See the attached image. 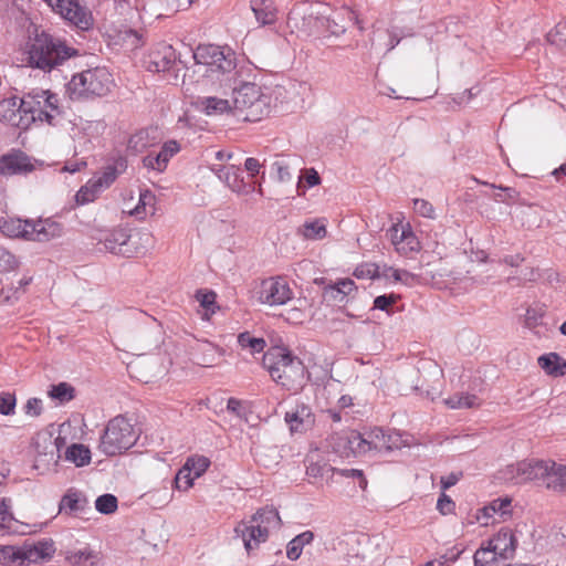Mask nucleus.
Here are the masks:
<instances>
[{"mask_svg": "<svg viewBox=\"0 0 566 566\" xmlns=\"http://www.w3.org/2000/svg\"><path fill=\"white\" fill-rule=\"evenodd\" d=\"M24 55V61L29 66L43 72H51L69 59L77 56L78 51L69 46L60 38L53 36L31 23L28 28Z\"/></svg>", "mask_w": 566, "mask_h": 566, "instance_id": "f257e3e1", "label": "nucleus"}, {"mask_svg": "<svg viewBox=\"0 0 566 566\" xmlns=\"http://www.w3.org/2000/svg\"><path fill=\"white\" fill-rule=\"evenodd\" d=\"M502 474L514 484L536 482L556 492L566 491V465L549 459H525L506 465Z\"/></svg>", "mask_w": 566, "mask_h": 566, "instance_id": "f03ea898", "label": "nucleus"}, {"mask_svg": "<svg viewBox=\"0 0 566 566\" xmlns=\"http://www.w3.org/2000/svg\"><path fill=\"white\" fill-rule=\"evenodd\" d=\"M263 366L275 382L293 394L301 391L310 378L303 361L280 347L264 354Z\"/></svg>", "mask_w": 566, "mask_h": 566, "instance_id": "7ed1b4c3", "label": "nucleus"}, {"mask_svg": "<svg viewBox=\"0 0 566 566\" xmlns=\"http://www.w3.org/2000/svg\"><path fill=\"white\" fill-rule=\"evenodd\" d=\"M344 452L355 457L366 454L369 451L388 453L399 450L407 444L402 434L394 429L373 428L364 432L350 431L339 438Z\"/></svg>", "mask_w": 566, "mask_h": 566, "instance_id": "20e7f679", "label": "nucleus"}, {"mask_svg": "<svg viewBox=\"0 0 566 566\" xmlns=\"http://www.w3.org/2000/svg\"><path fill=\"white\" fill-rule=\"evenodd\" d=\"M281 523V517L275 509L262 507L249 521L238 523L234 528L235 538H240L245 551L251 553L261 543L266 542L270 531L279 528Z\"/></svg>", "mask_w": 566, "mask_h": 566, "instance_id": "39448f33", "label": "nucleus"}, {"mask_svg": "<svg viewBox=\"0 0 566 566\" xmlns=\"http://www.w3.org/2000/svg\"><path fill=\"white\" fill-rule=\"evenodd\" d=\"M197 65L205 66L203 76L212 81L222 82L223 77L229 78L235 70V53L229 46L216 44H200L192 53Z\"/></svg>", "mask_w": 566, "mask_h": 566, "instance_id": "423d86ee", "label": "nucleus"}, {"mask_svg": "<svg viewBox=\"0 0 566 566\" xmlns=\"http://www.w3.org/2000/svg\"><path fill=\"white\" fill-rule=\"evenodd\" d=\"M113 84V76L106 67H94L74 74L66 85V93L71 99L102 97Z\"/></svg>", "mask_w": 566, "mask_h": 566, "instance_id": "0eeeda50", "label": "nucleus"}, {"mask_svg": "<svg viewBox=\"0 0 566 566\" xmlns=\"http://www.w3.org/2000/svg\"><path fill=\"white\" fill-rule=\"evenodd\" d=\"M137 439L138 433L130 421L124 416H116L105 427L98 448L105 455L114 457L130 449Z\"/></svg>", "mask_w": 566, "mask_h": 566, "instance_id": "6e6552de", "label": "nucleus"}, {"mask_svg": "<svg viewBox=\"0 0 566 566\" xmlns=\"http://www.w3.org/2000/svg\"><path fill=\"white\" fill-rule=\"evenodd\" d=\"M3 234L22 237L27 240L48 242L62 235L63 228L56 221L46 220H6L0 224Z\"/></svg>", "mask_w": 566, "mask_h": 566, "instance_id": "1a4fd4ad", "label": "nucleus"}, {"mask_svg": "<svg viewBox=\"0 0 566 566\" xmlns=\"http://www.w3.org/2000/svg\"><path fill=\"white\" fill-rule=\"evenodd\" d=\"M233 106L239 111H247L244 119L256 122L270 113V97L261 92L255 83L244 82L233 88Z\"/></svg>", "mask_w": 566, "mask_h": 566, "instance_id": "9d476101", "label": "nucleus"}, {"mask_svg": "<svg viewBox=\"0 0 566 566\" xmlns=\"http://www.w3.org/2000/svg\"><path fill=\"white\" fill-rule=\"evenodd\" d=\"M6 556L4 558L11 560L20 559L22 564L36 563L42 559H51L55 553V545L53 539L43 538L35 544H24L22 547L14 549L12 546H6L1 549Z\"/></svg>", "mask_w": 566, "mask_h": 566, "instance_id": "9b49d317", "label": "nucleus"}, {"mask_svg": "<svg viewBox=\"0 0 566 566\" xmlns=\"http://www.w3.org/2000/svg\"><path fill=\"white\" fill-rule=\"evenodd\" d=\"M258 300L270 306L284 305L293 298V291L282 276L269 277L260 283L255 292Z\"/></svg>", "mask_w": 566, "mask_h": 566, "instance_id": "f8f14e48", "label": "nucleus"}, {"mask_svg": "<svg viewBox=\"0 0 566 566\" xmlns=\"http://www.w3.org/2000/svg\"><path fill=\"white\" fill-rule=\"evenodd\" d=\"M97 240L98 244H102L106 251L113 254L130 258L136 253L132 235L126 228L117 227L102 231Z\"/></svg>", "mask_w": 566, "mask_h": 566, "instance_id": "ddd939ff", "label": "nucleus"}, {"mask_svg": "<svg viewBox=\"0 0 566 566\" xmlns=\"http://www.w3.org/2000/svg\"><path fill=\"white\" fill-rule=\"evenodd\" d=\"M46 4L63 20L80 30H90L94 24L91 10L81 2H46Z\"/></svg>", "mask_w": 566, "mask_h": 566, "instance_id": "4468645a", "label": "nucleus"}, {"mask_svg": "<svg viewBox=\"0 0 566 566\" xmlns=\"http://www.w3.org/2000/svg\"><path fill=\"white\" fill-rule=\"evenodd\" d=\"M45 95L44 90H32L20 98V108L23 114H30L31 120L46 122L54 125L55 116L45 106L42 105V98Z\"/></svg>", "mask_w": 566, "mask_h": 566, "instance_id": "2eb2a0df", "label": "nucleus"}, {"mask_svg": "<svg viewBox=\"0 0 566 566\" xmlns=\"http://www.w3.org/2000/svg\"><path fill=\"white\" fill-rule=\"evenodd\" d=\"M33 168L29 157L19 149H12L0 157V176L23 175Z\"/></svg>", "mask_w": 566, "mask_h": 566, "instance_id": "dca6fc26", "label": "nucleus"}, {"mask_svg": "<svg viewBox=\"0 0 566 566\" xmlns=\"http://www.w3.org/2000/svg\"><path fill=\"white\" fill-rule=\"evenodd\" d=\"M285 422L289 424L291 432H303L311 428L315 418L308 405L296 403L285 412Z\"/></svg>", "mask_w": 566, "mask_h": 566, "instance_id": "f3484780", "label": "nucleus"}, {"mask_svg": "<svg viewBox=\"0 0 566 566\" xmlns=\"http://www.w3.org/2000/svg\"><path fill=\"white\" fill-rule=\"evenodd\" d=\"M91 510L86 495L77 490L70 489L59 503V511L78 516Z\"/></svg>", "mask_w": 566, "mask_h": 566, "instance_id": "a211bd4d", "label": "nucleus"}, {"mask_svg": "<svg viewBox=\"0 0 566 566\" xmlns=\"http://www.w3.org/2000/svg\"><path fill=\"white\" fill-rule=\"evenodd\" d=\"M489 545L499 554L500 558L506 560L514 555L516 538L510 528H501L490 541Z\"/></svg>", "mask_w": 566, "mask_h": 566, "instance_id": "6ab92c4d", "label": "nucleus"}, {"mask_svg": "<svg viewBox=\"0 0 566 566\" xmlns=\"http://www.w3.org/2000/svg\"><path fill=\"white\" fill-rule=\"evenodd\" d=\"M223 353L222 348L209 340H200L193 347L195 359L203 367L214 366Z\"/></svg>", "mask_w": 566, "mask_h": 566, "instance_id": "aec40b11", "label": "nucleus"}, {"mask_svg": "<svg viewBox=\"0 0 566 566\" xmlns=\"http://www.w3.org/2000/svg\"><path fill=\"white\" fill-rule=\"evenodd\" d=\"M355 283L349 279L340 280L335 284L328 285L324 289L322 297L327 304L343 303L347 295L354 291Z\"/></svg>", "mask_w": 566, "mask_h": 566, "instance_id": "412c9836", "label": "nucleus"}, {"mask_svg": "<svg viewBox=\"0 0 566 566\" xmlns=\"http://www.w3.org/2000/svg\"><path fill=\"white\" fill-rule=\"evenodd\" d=\"M22 108L17 97L4 98L0 102V120L11 126L22 125Z\"/></svg>", "mask_w": 566, "mask_h": 566, "instance_id": "4be33fe9", "label": "nucleus"}, {"mask_svg": "<svg viewBox=\"0 0 566 566\" xmlns=\"http://www.w3.org/2000/svg\"><path fill=\"white\" fill-rule=\"evenodd\" d=\"M511 503L510 497L495 499L479 510L476 518L478 521H483L482 524L488 525V520L496 514L501 517L509 515L511 512Z\"/></svg>", "mask_w": 566, "mask_h": 566, "instance_id": "5701e85b", "label": "nucleus"}, {"mask_svg": "<svg viewBox=\"0 0 566 566\" xmlns=\"http://www.w3.org/2000/svg\"><path fill=\"white\" fill-rule=\"evenodd\" d=\"M537 363L549 376L559 377L566 374V361L557 353L542 355Z\"/></svg>", "mask_w": 566, "mask_h": 566, "instance_id": "b1692460", "label": "nucleus"}, {"mask_svg": "<svg viewBox=\"0 0 566 566\" xmlns=\"http://www.w3.org/2000/svg\"><path fill=\"white\" fill-rule=\"evenodd\" d=\"M256 21L261 25L272 24L277 20L279 9L274 2H251Z\"/></svg>", "mask_w": 566, "mask_h": 566, "instance_id": "393cba45", "label": "nucleus"}, {"mask_svg": "<svg viewBox=\"0 0 566 566\" xmlns=\"http://www.w3.org/2000/svg\"><path fill=\"white\" fill-rule=\"evenodd\" d=\"M12 501L9 497L0 500V535L17 533L14 525L18 521L11 512Z\"/></svg>", "mask_w": 566, "mask_h": 566, "instance_id": "a878e982", "label": "nucleus"}, {"mask_svg": "<svg viewBox=\"0 0 566 566\" xmlns=\"http://www.w3.org/2000/svg\"><path fill=\"white\" fill-rule=\"evenodd\" d=\"M65 459L73 462L76 467H84L91 461V451L84 444L73 443L66 449Z\"/></svg>", "mask_w": 566, "mask_h": 566, "instance_id": "bb28decb", "label": "nucleus"}, {"mask_svg": "<svg viewBox=\"0 0 566 566\" xmlns=\"http://www.w3.org/2000/svg\"><path fill=\"white\" fill-rule=\"evenodd\" d=\"M48 395L52 400L66 403L74 399L75 388L69 382L62 381L56 385H51Z\"/></svg>", "mask_w": 566, "mask_h": 566, "instance_id": "cd10ccee", "label": "nucleus"}, {"mask_svg": "<svg viewBox=\"0 0 566 566\" xmlns=\"http://www.w3.org/2000/svg\"><path fill=\"white\" fill-rule=\"evenodd\" d=\"M205 113L209 116L211 115H221L228 113L231 109L230 103L228 99L219 98V97H205L200 102Z\"/></svg>", "mask_w": 566, "mask_h": 566, "instance_id": "c85d7f7f", "label": "nucleus"}, {"mask_svg": "<svg viewBox=\"0 0 566 566\" xmlns=\"http://www.w3.org/2000/svg\"><path fill=\"white\" fill-rule=\"evenodd\" d=\"M97 557L98 554L90 547L78 551H67L65 554V559L74 566L82 565L86 562H91V565L93 566L97 563Z\"/></svg>", "mask_w": 566, "mask_h": 566, "instance_id": "c756f323", "label": "nucleus"}, {"mask_svg": "<svg viewBox=\"0 0 566 566\" xmlns=\"http://www.w3.org/2000/svg\"><path fill=\"white\" fill-rule=\"evenodd\" d=\"M446 405L451 409L473 408L480 405L479 398L470 394H454L444 400Z\"/></svg>", "mask_w": 566, "mask_h": 566, "instance_id": "7c9ffc66", "label": "nucleus"}, {"mask_svg": "<svg viewBox=\"0 0 566 566\" xmlns=\"http://www.w3.org/2000/svg\"><path fill=\"white\" fill-rule=\"evenodd\" d=\"M301 234L308 240H321L326 237V226L322 220L307 221L300 229Z\"/></svg>", "mask_w": 566, "mask_h": 566, "instance_id": "2f4dec72", "label": "nucleus"}, {"mask_svg": "<svg viewBox=\"0 0 566 566\" xmlns=\"http://www.w3.org/2000/svg\"><path fill=\"white\" fill-rule=\"evenodd\" d=\"M499 554L489 545L486 548H480L474 554V566H499Z\"/></svg>", "mask_w": 566, "mask_h": 566, "instance_id": "473e14b6", "label": "nucleus"}, {"mask_svg": "<svg viewBox=\"0 0 566 566\" xmlns=\"http://www.w3.org/2000/svg\"><path fill=\"white\" fill-rule=\"evenodd\" d=\"M238 343L242 348H250L251 354L263 352L266 345L263 338L252 337L248 332L239 334Z\"/></svg>", "mask_w": 566, "mask_h": 566, "instance_id": "72a5a7b5", "label": "nucleus"}, {"mask_svg": "<svg viewBox=\"0 0 566 566\" xmlns=\"http://www.w3.org/2000/svg\"><path fill=\"white\" fill-rule=\"evenodd\" d=\"M321 184V177L314 168L305 169L304 176L300 177L296 184L297 195L304 196L306 187H314Z\"/></svg>", "mask_w": 566, "mask_h": 566, "instance_id": "f704fd0d", "label": "nucleus"}, {"mask_svg": "<svg viewBox=\"0 0 566 566\" xmlns=\"http://www.w3.org/2000/svg\"><path fill=\"white\" fill-rule=\"evenodd\" d=\"M153 55L159 61L161 70L166 71H169L177 60L176 51L171 45H164L154 52Z\"/></svg>", "mask_w": 566, "mask_h": 566, "instance_id": "c9c22d12", "label": "nucleus"}, {"mask_svg": "<svg viewBox=\"0 0 566 566\" xmlns=\"http://www.w3.org/2000/svg\"><path fill=\"white\" fill-rule=\"evenodd\" d=\"M118 501L113 494L99 495L95 501V509L102 514H112L117 510Z\"/></svg>", "mask_w": 566, "mask_h": 566, "instance_id": "e433bc0d", "label": "nucleus"}, {"mask_svg": "<svg viewBox=\"0 0 566 566\" xmlns=\"http://www.w3.org/2000/svg\"><path fill=\"white\" fill-rule=\"evenodd\" d=\"M399 240H403L402 245L407 248V253L418 252L421 249L420 242L416 234L412 232L409 224H407L406 227H401Z\"/></svg>", "mask_w": 566, "mask_h": 566, "instance_id": "4c0bfd02", "label": "nucleus"}, {"mask_svg": "<svg viewBox=\"0 0 566 566\" xmlns=\"http://www.w3.org/2000/svg\"><path fill=\"white\" fill-rule=\"evenodd\" d=\"M116 168L108 166L101 176L92 179V185L95 187V190L102 191L103 188L109 187L116 180Z\"/></svg>", "mask_w": 566, "mask_h": 566, "instance_id": "58836bf2", "label": "nucleus"}, {"mask_svg": "<svg viewBox=\"0 0 566 566\" xmlns=\"http://www.w3.org/2000/svg\"><path fill=\"white\" fill-rule=\"evenodd\" d=\"M546 40L559 48L566 46V20L558 22L555 28L547 33Z\"/></svg>", "mask_w": 566, "mask_h": 566, "instance_id": "ea45409f", "label": "nucleus"}, {"mask_svg": "<svg viewBox=\"0 0 566 566\" xmlns=\"http://www.w3.org/2000/svg\"><path fill=\"white\" fill-rule=\"evenodd\" d=\"M193 475L191 474V469L189 467V463H186L182 469L179 470V472L176 475L175 479V485L178 490H188L193 484Z\"/></svg>", "mask_w": 566, "mask_h": 566, "instance_id": "a19ab883", "label": "nucleus"}, {"mask_svg": "<svg viewBox=\"0 0 566 566\" xmlns=\"http://www.w3.org/2000/svg\"><path fill=\"white\" fill-rule=\"evenodd\" d=\"M99 192L101 190H95L91 179L76 192L75 200L78 205H85L93 201Z\"/></svg>", "mask_w": 566, "mask_h": 566, "instance_id": "79ce46f5", "label": "nucleus"}, {"mask_svg": "<svg viewBox=\"0 0 566 566\" xmlns=\"http://www.w3.org/2000/svg\"><path fill=\"white\" fill-rule=\"evenodd\" d=\"M17 258L4 247L0 245V273L13 271L18 268Z\"/></svg>", "mask_w": 566, "mask_h": 566, "instance_id": "37998d69", "label": "nucleus"}, {"mask_svg": "<svg viewBox=\"0 0 566 566\" xmlns=\"http://www.w3.org/2000/svg\"><path fill=\"white\" fill-rule=\"evenodd\" d=\"M238 169H239V167H237L234 165H230V166L213 165L211 167V170L216 174V176L219 178V180L224 182L227 186L230 184V181L232 180V177L234 176V174H237Z\"/></svg>", "mask_w": 566, "mask_h": 566, "instance_id": "c03bdc74", "label": "nucleus"}, {"mask_svg": "<svg viewBox=\"0 0 566 566\" xmlns=\"http://www.w3.org/2000/svg\"><path fill=\"white\" fill-rule=\"evenodd\" d=\"M335 471L334 468H332L327 463H311L306 469V474L310 478L318 479L324 478L325 475H329Z\"/></svg>", "mask_w": 566, "mask_h": 566, "instance_id": "a18cd8bd", "label": "nucleus"}, {"mask_svg": "<svg viewBox=\"0 0 566 566\" xmlns=\"http://www.w3.org/2000/svg\"><path fill=\"white\" fill-rule=\"evenodd\" d=\"M17 405L15 396L11 392H1L0 394V413L3 416H9L14 413Z\"/></svg>", "mask_w": 566, "mask_h": 566, "instance_id": "49530a36", "label": "nucleus"}, {"mask_svg": "<svg viewBox=\"0 0 566 566\" xmlns=\"http://www.w3.org/2000/svg\"><path fill=\"white\" fill-rule=\"evenodd\" d=\"M196 300L199 302L200 306L203 307L207 312L214 313V292L198 291L196 294Z\"/></svg>", "mask_w": 566, "mask_h": 566, "instance_id": "de8ad7c7", "label": "nucleus"}, {"mask_svg": "<svg viewBox=\"0 0 566 566\" xmlns=\"http://www.w3.org/2000/svg\"><path fill=\"white\" fill-rule=\"evenodd\" d=\"M186 463H189L191 474L193 478H199L210 465V461L206 457H199L197 459H188Z\"/></svg>", "mask_w": 566, "mask_h": 566, "instance_id": "09e8293b", "label": "nucleus"}, {"mask_svg": "<svg viewBox=\"0 0 566 566\" xmlns=\"http://www.w3.org/2000/svg\"><path fill=\"white\" fill-rule=\"evenodd\" d=\"M413 210L416 213H418L421 217L430 218V219L434 218L433 206L424 199H415L413 200Z\"/></svg>", "mask_w": 566, "mask_h": 566, "instance_id": "8fccbe9b", "label": "nucleus"}, {"mask_svg": "<svg viewBox=\"0 0 566 566\" xmlns=\"http://www.w3.org/2000/svg\"><path fill=\"white\" fill-rule=\"evenodd\" d=\"M272 169L276 172V179L280 182H289L292 180L289 165L283 160H276L272 164Z\"/></svg>", "mask_w": 566, "mask_h": 566, "instance_id": "3c124183", "label": "nucleus"}, {"mask_svg": "<svg viewBox=\"0 0 566 566\" xmlns=\"http://www.w3.org/2000/svg\"><path fill=\"white\" fill-rule=\"evenodd\" d=\"M398 296L395 294L379 295L374 300V308L389 312V308L397 302Z\"/></svg>", "mask_w": 566, "mask_h": 566, "instance_id": "603ef678", "label": "nucleus"}, {"mask_svg": "<svg viewBox=\"0 0 566 566\" xmlns=\"http://www.w3.org/2000/svg\"><path fill=\"white\" fill-rule=\"evenodd\" d=\"M400 232L401 228L399 227V224H392L387 233L390 238L391 243L396 247V250L400 253L407 254V248L402 245L403 240H399Z\"/></svg>", "mask_w": 566, "mask_h": 566, "instance_id": "864d4df0", "label": "nucleus"}, {"mask_svg": "<svg viewBox=\"0 0 566 566\" xmlns=\"http://www.w3.org/2000/svg\"><path fill=\"white\" fill-rule=\"evenodd\" d=\"M148 134L145 130H140L133 135L128 140V148L133 149L135 151H142L144 148L147 147V143L145 139L147 138Z\"/></svg>", "mask_w": 566, "mask_h": 566, "instance_id": "5fc2aeb1", "label": "nucleus"}, {"mask_svg": "<svg viewBox=\"0 0 566 566\" xmlns=\"http://www.w3.org/2000/svg\"><path fill=\"white\" fill-rule=\"evenodd\" d=\"M25 415L31 417H39L42 413V400L39 398H30L23 407Z\"/></svg>", "mask_w": 566, "mask_h": 566, "instance_id": "6e6d98bb", "label": "nucleus"}, {"mask_svg": "<svg viewBox=\"0 0 566 566\" xmlns=\"http://www.w3.org/2000/svg\"><path fill=\"white\" fill-rule=\"evenodd\" d=\"M228 187L237 193L248 192L247 185L244 182V178L240 168L237 170V174H234V176L232 177V180L230 181Z\"/></svg>", "mask_w": 566, "mask_h": 566, "instance_id": "4d7b16f0", "label": "nucleus"}, {"mask_svg": "<svg viewBox=\"0 0 566 566\" xmlns=\"http://www.w3.org/2000/svg\"><path fill=\"white\" fill-rule=\"evenodd\" d=\"M154 201L155 196L149 190L142 192L139 196V202L132 214L139 216L142 213V209L145 211L146 206H151Z\"/></svg>", "mask_w": 566, "mask_h": 566, "instance_id": "13d9d810", "label": "nucleus"}, {"mask_svg": "<svg viewBox=\"0 0 566 566\" xmlns=\"http://www.w3.org/2000/svg\"><path fill=\"white\" fill-rule=\"evenodd\" d=\"M59 98L56 94L51 93L50 91H45V95L42 98V105L46 107L54 116L59 114Z\"/></svg>", "mask_w": 566, "mask_h": 566, "instance_id": "bf43d9fd", "label": "nucleus"}, {"mask_svg": "<svg viewBox=\"0 0 566 566\" xmlns=\"http://www.w3.org/2000/svg\"><path fill=\"white\" fill-rule=\"evenodd\" d=\"M303 547L304 546L301 545L300 542L295 537L293 539H291L286 546L287 558L291 560L298 559L302 554Z\"/></svg>", "mask_w": 566, "mask_h": 566, "instance_id": "052dcab7", "label": "nucleus"}, {"mask_svg": "<svg viewBox=\"0 0 566 566\" xmlns=\"http://www.w3.org/2000/svg\"><path fill=\"white\" fill-rule=\"evenodd\" d=\"M454 502L451 500L450 496L442 493L437 502V509L442 513L443 515L451 513L454 510Z\"/></svg>", "mask_w": 566, "mask_h": 566, "instance_id": "680f3d73", "label": "nucleus"}, {"mask_svg": "<svg viewBox=\"0 0 566 566\" xmlns=\"http://www.w3.org/2000/svg\"><path fill=\"white\" fill-rule=\"evenodd\" d=\"M132 314L135 316L136 319H138L140 322H144V323L151 324V326H153L151 331H150L151 334H155L157 336L160 334V331L158 328V325L156 324V319L155 318H153L151 316H149L145 312L138 311V310L133 311Z\"/></svg>", "mask_w": 566, "mask_h": 566, "instance_id": "e2e57ef3", "label": "nucleus"}, {"mask_svg": "<svg viewBox=\"0 0 566 566\" xmlns=\"http://www.w3.org/2000/svg\"><path fill=\"white\" fill-rule=\"evenodd\" d=\"M143 164L146 168L163 171L164 167L159 161V157L155 153H149L147 156L143 158Z\"/></svg>", "mask_w": 566, "mask_h": 566, "instance_id": "0e129e2a", "label": "nucleus"}, {"mask_svg": "<svg viewBox=\"0 0 566 566\" xmlns=\"http://www.w3.org/2000/svg\"><path fill=\"white\" fill-rule=\"evenodd\" d=\"M462 473L461 472H451L447 476L441 478V488L443 490H448L451 486L455 485L459 480L461 479Z\"/></svg>", "mask_w": 566, "mask_h": 566, "instance_id": "69168bd1", "label": "nucleus"}, {"mask_svg": "<svg viewBox=\"0 0 566 566\" xmlns=\"http://www.w3.org/2000/svg\"><path fill=\"white\" fill-rule=\"evenodd\" d=\"M244 168L250 174L251 177H254L259 174L261 164L256 158L249 157L244 161Z\"/></svg>", "mask_w": 566, "mask_h": 566, "instance_id": "338daca9", "label": "nucleus"}, {"mask_svg": "<svg viewBox=\"0 0 566 566\" xmlns=\"http://www.w3.org/2000/svg\"><path fill=\"white\" fill-rule=\"evenodd\" d=\"M124 40L130 41V45L133 49H137L142 45V36L135 30H127L124 33Z\"/></svg>", "mask_w": 566, "mask_h": 566, "instance_id": "774afa93", "label": "nucleus"}]
</instances>
